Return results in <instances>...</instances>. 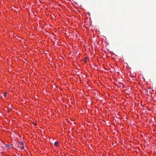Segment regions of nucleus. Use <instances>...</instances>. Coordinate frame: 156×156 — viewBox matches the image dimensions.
Segmentation results:
<instances>
[{
	"instance_id": "1",
	"label": "nucleus",
	"mask_w": 156,
	"mask_h": 156,
	"mask_svg": "<svg viewBox=\"0 0 156 156\" xmlns=\"http://www.w3.org/2000/svg\"><path fill=\"white\" fill-rule=\"evenodd\" d=\"M54 145L55 147H59V144L58 142H55L54 143Z\"/></svg>"
},
{
	"instance_id": "3",
	"label": "nucleus",
	"mask_w": 156,
	"mask_h": 156,
	"mask_svg": "<svg viewBox=\"0 0 156 156\" xmlns=\"http://www.w3.org/2000/svg\"><path fill=\"white\" fill-rule=\"evenodd\" d=\"M4 96L5 97H7V93L6 92H5L4 94Z\"/></svg>"
},
{
	"instance_id": "2",
	"label": "nucleus",
	"mask_w": 156,
	"mask_h": 156,
	"mask_svg": "<svg viewBox=\"0 0 156 156\" xmlns=\"http://www.w3.org/2000/svg\"><path fill=\"white\" fill-rule=\"evenodd\" d=\"M21 149L23 150L24 149V147H23V144L22 142H21Z\"/></svg>"
},
{
	"instance_id": "4",
	"label": "nucleus",
	"mask_w": 156,
	"mask_h": 156,
	"mask_svg": "<svg viewBox=\"0 0 156 156\" xmlns=\"http://www.w3.org/2000/svg\"><path fill=\"white\" fill-rule=\"evenodd\" d=\"M85 59V60H86L87 59V58H85L84 59Z\"/></svg>"
}]
</instances>
